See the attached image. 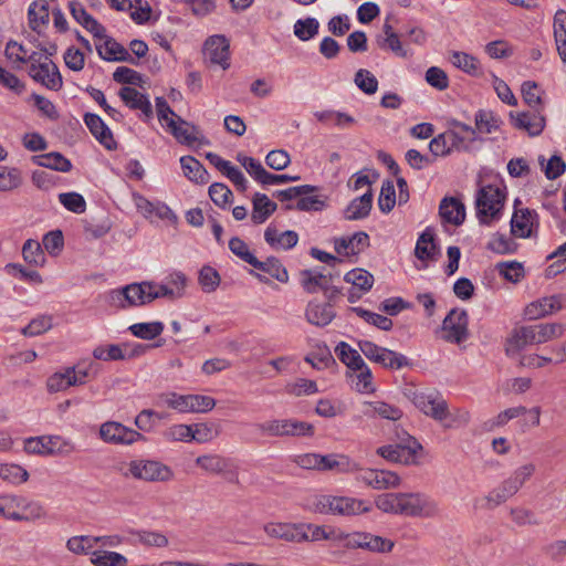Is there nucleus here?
Segmentation results:
<instances>
[{
  "label": "nucleus",
  "mask_w": 566,
  "mask_h": 566,
  "mask_svg": "<svg viewBox=\"0 0 566 566\" xmlns=\"http://www.w3.org/2000/svg\"><path fill=\"white\" fill-rule=\"evenodd\" d=\"M375 505L387 514L418 518H432L439 515L438 503L422 492H391L376 496Z\"/></svg>",
  "instance_id": "nucleus-1"
},
{
  "label": "nucleus",
  "mask_w": 566,
  "mask_h": 566,
  "mask_svg": "<svg viewBox=\"0 0 566 566\" xmlns=\"http://www.w3.org/2000/svg\"><path fill=\"white\" fill-rule=\"evenodd\" d=\"M564 332L565 326L560 323H541L516 327L506 340V354L514 355L527 345H539L559 338Z\"/></svg>",
  "instance_id": "nucleus-2"
},
{
  "label": "nucleus",
  "mask_w": 566,
  "mask_h": 566,
  "mask_svg": "<svg viewBox=\"0 0 566 566\" xmlns=\"http://www.w3.org/2000/svg\"><path fill=\"white\" fill-rule=\"evenodd\" d=\"M310 510L323 515L354 516L370 512L371 506L368 502L355 497L322 494L314 496Z\"/></svg>",
  "instance_id": "nucleus-3"
},
{
  "label": "nucleus",
  "mask_w": 566,
  "mask_h": 566,
  "mask_svg": "<svg viewBox=\"0 0 566 566\" xmlns=\"http://www.w3.org/2000/svg\"><path fill=\"white\" fill-rule=\"evenodd\" d=\"M124 478H134L146 482H168L172 480V470L160 461L136 459L116 468Z\"/></svg>",
  "instance_id": "nucleus-4"
},
{
  "label": "nucleus",
  "mask_w": 566,
  "mask_h": 566,
  "mask_svg": "<svg viewBox=\"0 0 566 566\" xmlns=\"http://www.w3.org/2000/svg\"><path fill=\"white\" fill-rule=\"evenodd\" d=\"M506 193L494 185L481 187L475 197L476 218L481 224H491L502 216Z\"/></svg>",
  "instance_id": "nucleus-5"
},
{
  "label": "nucleus",
  "mask_w": 566,
  "mask_h": 566,
  "mask_svg": "<svg viewBox=\"0 0 566 566\" xmlns=\"http://www.w3.org/2000/svg\"><path fill=\"white\" fill-rule=\"evenodd\" d=\"M535 472L533 463H526L518 467L507 479L497 488L493 489L486 496L491 507H496L515 495L523 484L531 479Z\"/></svg>",
  "instance_id": "nucleus-6"
},
{
  "label": "nucleus",
  "mask_w": 566,
  "mask_h": 566,
  "mask_svg": "<svg viewBox=\"0 0 566 566\" xmlns=\"http://www.w3.org/2000/svg\"><path fill=\"white\" fill-rule=\"evenodd\" d=\"M258 430L269 437H312V423L296 419H271L256 424Z\"/></svg>",
  "instance_id": "nucleus-7"
},
{
  "label": "nucleus",
  "mask_w": 566,
  "mask_h": 566,
  "mask_svg": "<svg viewBox=\"0 0 566 566\" xmlns=\"http://www.w3.org/2000/svg\"><path fill=\"white\" fill-rule=\"evenodd\" d=\"M342 546L345 549H364L370 553H390L395 543L379 535L368 532H344Z\"/></svg>",
  "instance_id": "nucleus-8"
},
{
  "label": "nucleus",
  "mask_w": 566,
  "mask_h": 566,
  "mask_svg": "<svg viewBox=\"0 0 566 566\" xmlns=\"http://www.w3.org/2000/svg\"><path fill=\"white\" fill-rule=\"evenodd\" d=\"M357 345L366 358L385 368L400 369L410 364L405 355L380 347L370 340L361 339L358 340Z\"/></svg>",
  "instance_id": "nucleus-9"
},
{
  "label": "nucleus",
  "mask_w": 566,
  "mask_h": 566,
  "mask_svg": "<svg viewBox=\"0 0 566 566\" xmlns=\"http://www.w3.org/2000/svg\"><path fill=\"white\" fill-rule=\"evenodd\" d=\"M99 438L109 444L130 446L137 441L145 440V437L117 421H106L101 424Z\"/></svg>",
  "instance_id": "nucleus-10"
},
{
  "label": "nucleus",
  "mask_w": 566,
  "mask_h": 566,
  "mask_svg": "<svg viewBox=\"0 0 566 566\" xmlns=\"http://www.w3.org/2000/svg\"><path fill=\"white\" fill-rule=\"evenodd\" d=\"M468 313L465 310L452 308L442 322V338L452 344H460L468 339Z\"/></svg>",
  "instance_id": "nucleus-11"
},
{
  "label": "nucleus",
  "mask_w": 566,
  "mask_h": 566,
  "mask_svg": "<svg viewBox=\"0 0 566 566\" xmlns=\"http://www.w3.org/2000/svg\"><path fill=\"white\" fill-rule=\"evenodd\" d=\"M413 405L437 421L449 418L448 403L437 390L422 389Z\"/></svg>",
  "instance_id": "nucleus-12"
},
{
  "label": "nucleus",
  "mask_w": 566,
  "mask_h": 566,
  "mask_svg": "<svg viewBox=\"0 0 566 566\" xmlns=\"http://www.w3.org/2000/svg\"><path fill=\"white\" fill-rule=\"evenodd\" d=\"M421 444L412 437H408L406 444H388L377 449V454L387 461L401 464H412L416 461V454L421 449Z\"/></svg>",
  "instance_id": "nucleus-13"
},
{
  "label": "nucleus",
  "mask_w": 566,
  "mask_h": 566,
  "mask_svg": "<svg viewBox=\"0 0 566 566\" xmlns=\"http://www.w3.org/2000/svg\"><path fill=\"white\" fill-rule=\"evenodd\" d=\"M356 479L374 490L397 489L401 484V478L389 470L365 469L358 473Z\"/></svg>",
  "instance_id": "nucleus-14"
},
{
  "label": "nucleus",
  "mask_w": 566,
  "mask_h": 566,
  "mask_svg": "<svg viewBox=\"0 0 566 566\" xmlns=\"http://www.w3.org/2000/svg\"><path fill=\"white\" fill-rule=\"evenodd\" d=\"M344 531L331 525L300 523V543L329 541L342 544Z\"/></svg>",
  "instance_id": "nucleus-15"
},
{
  "label": "nucleus",
  "mask_w": 566,
  "mask_h": 566,
  "mask_svg": "<svg viewBox=\"0 0 566 566\" xmlns=\"http://www.w3.org/2000/svg\"><path fill=\"white\" fill-rule=\"evenodd\" d=\"M196 464L210 474H222L230 482L238 481V473L232 460L220 454H203L196 459Z\"/></svg>",
  "instance_id": "nucleus-16"
},
{
  "label": "nucleus",
  "mask_w": 566,
  "mask_h": 566,
  "mask_svg": "<svg viewBox=\"0 0 566 566\" xmlns=\"http://www.w3.org/2000/svg\"><path fill=\"white\" fill-rule=\"evenodd\" d=\"M29 76L36 83L51 91H60L63 86V78L56 64L44 56L43 64H38L34 72H28Z\"/></svg>",
  "instance_id": "nucleus-17"
},
{
  "label": "nucleus",
  "mask_w": 566,
  "mask_h": 566,
  "mask_svg": "<svg viewBox=\"0 0 566 566\" xmlns=\"http://www.w3.org/2000/svg\"><path fill=\"white\" fill-rule=\"evenodd\" d=\"M511 124L514 128L525 130L530 136H538L545 128V116L541 109L510 113Z\"/></svg>",
  "instance_id": "nucleus-18"
},
{
  "label": "nucleus",
  "mask_w": 566,
  "mask_h": 566,
  "mask_svg": "<svg viewBox=\"0 0 566 566\" xmlns=\"http://www.w3.org/2000/svg\"><path fill=\"white\" fill-rule=\"evenodd\" d=\"M203 52L212 64H218L223 70H227L230 66L229 42L224 35H212L207 39Z\"/></svg>",
  "instance_id": "nucleus-19"
},
{
  "label": "nucleus",
  "mask_w": 566,
  "mask_h": 566,
  "mask_svg": "<svg viewBox=\"0 0 566 566\" xmlns=\"http://www.w3.org/2000/svg\"><path fill=\"white\" fill-rule=\"evenodd\" d=\"M15 51H23V45L18 43L17 41L10 40L4 50L6 56L15 64L17 70L22 69V64H29L28 72H34L38 64H43L44 56L43 54L36 51H32L27 55H20L15 53Z\"/></svg>",
  "instance_id": "nucleus-20"
},
{
  "label": "nucleus",
  "mask_w": 566,
  "mask_h": 566,
  "mask_svg": "<svg viewBox=\"0 0 566 566\" xmlns=\"http://www.w3.org/2000/svg\"><path fill=\"white\" fill-rule=\"evenodd\" d=\"M369 247V237L366 232H356L350 237L334 239V249L338 255H357Z\"/></svg>",
  "instance_id": "nucleus-21"
},
{
  "label": "nucleus",
  "mask_w": 566,
  "mask_h": 566,
  "mask_svg": "<svg viewBox=\"0 0 566 566\" xmlns=\"http://www.w3.org/2000/svg\"><path fill=\"white\" fill-rule=\"evenodd\" d=\"M84 123L90 129L91 134L106 148L115 149L117 144L113 137L112 130L104 123L97 114L86 113L84 115Z\"/></svg>",
  "instance_id": "nucleus-22"
},
{
  "label": "nucleus",
  "mask_w": 566,
  "mask_h": 566,
  "mask_svg": "<svg viewBox=\"0 0 566 566\" xmlns=\"http://www.w3.org/2000/svg\"><path fill=\"white\" fill-rule=\"evenodd\" d=\"M563 308V296L559 294L544 296L528 304L525 308V315L530 319H537L551 315Z\"/></svg>",
  "instance_id": "nucleus-23"
},
{
  "label": "nucleus",
  "mask_w": 566,
  "mask_h": 566,
  "mask_svg": "<svg viewBox=\"0 0 566 566\" xmlns=\"http://www.w3.org/2000/svg\"><path fill=\"white\" fill-rule=\"evenodd\" d=\"M186 276L182 273H175L170 275V284H157L151 282L150 300L167 297L169 300L179 298L184 294L186 286Z\"/></svg>",
  "instance_id": "nucleus-24"
},
{
  "label": "nucleus",
  "mask_w": 566,
  "mask_h": 566,
  "mask_svg": "<svg viewBox=\"0 0 566 566\" xmlns=\"http://www.w3.org/2000/svg\"><path fill=\"white\" fill-rule=\"evenodd\" d=\"M96 50L98 55L105 61L127 62L137 65L136 59L129 54L127 49L111 36L106 35L104 43L96 45Z\"/></svg>",
  "instance_id": "nucleus-25"
},
{
  "label": "nucleus",
  "mask_w": 566,
  "mask_h": 566,
  "mask_svg": "<svg viewBox=\"0 0 566 566\" xmlns=\"http://www.w3.org/2000/svg\"><path fill=\"white\" fill-rule=\"evenodd\" d=\"M300 275L302 287L310 294L318 291L327 293L331 290V285L326 281L325 266L302 270Z\"/></svg>",
  "instance_id": "nucleus-26"
},
{
  "label": "nucleus",
  "mask_w": 566,
  "mask_h": 566,
  "mask_svg": "<svg viewBox=\"0 0 566 566\" xmlns=\"http://www.w3.org/2000/svg\"><path fill=\"white\" fill-rule=\"evenodd\" d=\"M439 214L443 222L460 226L465 219V207L461 200L446 197L440 202Z\"/></svg>",
  "instance_id": "nucleus-27"
},
{
  "label": "nucleus",
  "mask_w": 566,
  "mask_h": 566,
  "mask_svg": "<svg viewBox=\"0 0 566 566\" xmlns=\"http://www.w3.org/2000/svg\"><path fill=\"white\" fill-rule=\"evenodd\" d=\"M439 253V248L434 242V233L432 229L427 228L417 240L415 255L421 261H434Z\"/></svg>",
  "instance_id": "nucleus-28"
},
{
  "label": "nucleus",
  "mask_w": 566,
  "mask_h": 566,
  "mask_svg": "<svg viewBox=\"0 0 566 566\" xmlns=\"http://www.w3.org/2000/svg\"><path fill=\"white\" fill-rule=\"evenodd\" d=\"M264 240L274 249L282 248L290 250L297 244L298 234L292 230L279 233L277 229L273 224H270L264 231Z\"/></svg>",
  "instance_id": "nucleus-29"
},
{
  "label": "nucleus",
  "mask_w": 566,
  "mask_h": 566,
  "mask_svg": "<svg viewBox=\"0 0 566 566\" xmlns=\"http://www.w3.org/2000/svg\"><path fill=\"white\" fill-rule=\"evenodd\" d=\"M373 207V191L368 188L363 196L353 199L344 211L346 220H360L369 216Z\"/></svg>",
  "instance_id": "nucleus-30"
},
{
  "label": "nucleus",
  "mask_w": 566,
  "mask_h": 566,
  "mask_svg": "<svg viewBox=\"0 0 566 566\" xmlns=\"http://www.w3.org/2000/svg\"><path fill=\"white\" fill-rule=\"evenodd\" d=\"M251 220L255 224L264 223L277 209V205L265 193L255 192L252 199Z\"/></svg>",
  "instance_id": "nucleus-31"
},
{
  "label": "nucleus",
  "mask_w": 566,
  "mask_h": 566,
  "mask_svg": "<svg viewBox=\"0 0 566 566\" xmlns=\"http://www.w3.org/2000/svg\"><path fill=\"white\" fill-rule=\"evenodd\" d=\"M36 166L49 168L52 170L67 172L72 169V163L61 153L51 151L42 155H35L31 158Z\"/></svg>",
  "instance_id": "nucleus-32"
},
{
  "label": "nucleus",
  "mask_w": 566,
  "mask_h": 566,
  "mask_svg": "<svg viewBox=\"0 0 566 566\" xmlns=\"http://www.w3.org/2000/svg\"><path fill=\"white\" fill-rule=\"evenodd\" d=\"M536 216L530 209L515 211L511 219V233L518 238H528L532 233L533 219Z\"/></svg>",
  "instance_id": "nucleus-33"
},
{
  "label": "nucleus",
  "mask_w": 566,
  "mask_h": 566,
  "mask_svg": "<svg viewBox=\"0 0 566 566\" xmlns=\"http://www.w3.org/2000/svg\"><path fill=\"white\" fill-rule=\"evenodd\" d=\"M264 532L274 538L300 543V523H269Z\"/></svg>",
  "instance_id": "nucleus-34"
},
{
  "label": "nucleus",
  "mask_w": 566,
  "mask_h": 566,
  "mask_svg": "<svg viewBox=\"0 0 566 566\" xmlns=\"http://www.w3.org/2000/svg\"><path fill=\"white\" fill-rule=\"evenodd\" d=\"M251 265L263 273H268L271 277L275 279L281 283L289 282L287 270L284 268L282 262L275 256H269L265 261H260L255 258Z\"/></svg>",
  "instance_id": "nucleus-35"
},
{
  "label": "nucleus",
  "mask_w": 566,
  "mask_h": 566,
  "mask_svg": "<svg viewBox=\"0 0 566 566\" xmlns=\"http://www.w3.org/2000/svg\"><path fill=\"white\" fill-rule=\"evenodd\" d=\"M180 165L185 177L189 180L203 185L209 181V174L203 165L192 156H182Z\"/></svg>",
  "instance_id": "nucleus-36"
},
{
  "label": "nucleus",
  "mask_w": 566,
  "mask_h": 566,
  "mask_svg": "<svg viewBox=\"0 0 566 566\" xmlns=\"http://www.w3.org/2000/svg\"><path fill=\"white\" fill-rule=\"evenodd\" d=\"M305 316L308 323L316 326L328 325L335 316L329 304H317L310 302L306 307Z\"/></svg>",
  "instance_id": "nucleus-37"
},
{
  "label": "nucleus",
  "mask_w": 566,
  "mask_h": 566,
  "mask_svg": "<svg viewBox=\"0 0 566 566\" xmlns=\"http://www.w3.org/2000/svg\"><path fill=\"white\" fill-rule=\"evenodd\" d=\"M28 20L31 30L39 32V29L50 21L49 3L46 0H35L28 9Z\"/></svg>",
  "instance_id": "nucleus-38"
},
{
  "label": "nucleus",
  "mask_w": 566,
  "mask_h": 566,
  "mask_svg": "<svg viewBox=\"0 0 566 566\" xmlns=\"http://www.w3.org/2000/svg\"><path fill=\"white\" fill-rule=\"evenodd\" d=\"M554 38L558 55L566 64V11L558 9L554 15Z\"/></svg>",
  "instance_id": "nucleus-39"
},
{
  "label": "nucleus",
  "mask_w": 566,
  "mask_h": 566,
  "mask_svg": "<svg viewBox=\"0 0 566 566\" xmlns=\"http://www.w3.org/2000/svg\"><path fill=\"white\" fill-rule=\"evenodd\" d=\"M151 282L132 283L126 285V292L129 296L128 305L140 306L151 303L150 300Z\"/></svg>",
  "instance_id": "nucleus-40"
},
{
  "label": "nucleus",
  "mask_w": 566,
  "mask_h": 566,
  "mask_svg": "<svg viewBox=\"0 0 566 566\" xmlns=\"http://www.w3.org/2000/svg\"><path fill=\"white\" fill-rule=\"evenodd\" d=\"M335 353L339 360L345 364L352 371L361 369V367L366 364L358 350L352 348L350 345L345 342H340L335 347Z\"/></svg>",
  "instance_id": "nucleus-41"
},
{
  "label": "nucleus",
  "mask_w": 566,
  "mask_h": 566,
  "mask_svg": "<svg viewBox=\"0 0 566 566\" xmlns=\"http://www.w3.org/2000/svg\"><path fill=\"white\" fill-rule=\"evenodd\" d=\"M54 436L31 437L24 440V450L30 454L53 455Z\"/></svg>",
  "instance_id": "nucleus-42"
},
{
  "label": "nucleus",
  "mask_w": 566,
  "mask_h": 566,
  "mask_svg": "<svg viewBox=\"0 0 566 566\" xmlns=\"http://www.w3.org/2000/svg\"><path fill=\"white\" fill-rule=\"evenodd\" d=\"M130 534L135 542L146 547L163 548L169 544L167 536L157 531L138 530L132 531Z\"/></svg>",
  "instance_id": "nucleus-43"
},
{
  "label": "nucleus",
  "mask_w": 566,
  "mask_h": 566,
  "mask_svg": "<svg viewBox=\"0 0 566 566\" xmlns=\"http://www.w3.org/2000/svg\"><path fill=\"white\" fill-rule=\"evenodd\" d=\"M347 377L350 380L352 387L358 392L368 394L375 390L373 385V374L366 364L361 369L348 373Z\"/></svg>",
  "instance_id": "nucleus-44"
},
{
  "label": "nucleus",
  "mask_w": 566,
  "mask_h": 566,
  "mask_svg": "<svg viewBox=\"0 0 566 566\" xmlns=\"http://www.w3.org/2000/svg\"><path fill=\"white\" fill-rule=\"evenodd\" d=\"M91 563L94 566H125L127 558L116 552L96 549L92 552Z\"/></svg>",
  "instance_id": "nucleus-45"
},
{
  "label": "nucleus",
  "mask_w": 566,
  "mask_h": 566,
  "mask_svg": "<svg viewBox=\"0 0 566 566\" xmlns=\"http://www.w3.org/2000/svg\"><path fill=\"white\" fill-rule=\"evenodd\" d=\"M319 22L317 19L308 17L298 19L293 27L295 36L301 41H310L317 35Z\"/></svg>",
  "instance_id": "nucleus-46"
},
{
  "label": "nucleus",
  "mask_w": 566,
  "mask_h": 566,
  "mask_svg": "<svg viewBox=\"0 0 566 566\" xmlns=\"http://www.w3.org/2000/svg\"><path fill=\"white\" fill-rule=\"evenodd\" d=\"M347 283H352L354 287H357L360 292H368L374 284V276L371 273L364 269H353L347 272L344 276Z\"/></svg>",
  "instance_id": "nucleus-47"
},
{
  "label": "nucleus",
  "mask_w": 566,
  "mask_h": 566,
  "mask_svg": "<svg viewBox=\"0 0 566 566\" xmlns=\"http://www.w3.org/2000/svg\"><path fill=\"white\" fill-rule=\"evenodd\" d=\"M450 61L455 67L470 75H476L480 71L479 60L471 54L454 51L451 54Z\"/></svg>",
  "instance_id": "nucleus-48"
},
{
  "label": "nucleus",
  "mask_w": 566,
  "mask_h": 566,
  "mask_svg": "<svg viewBox=\"0 0 566 566\" xmlns=\"http://www.w3.org/2000/svg\"><path fill=\"white\" fill-rule=\"evenodd\" d=\"M128 329L138 338L151 340L163 333L164 324L161 322L136 323Z\"/></svg>",
  "instance_id": "nucleus-49"
},
{
  "label": "nucleus",
  "mask_w": 566,
  "mask_h": 566,
  "mask_svg": "<svg viewBox=\"0 0 566 566\" xmlns=\"http://www.w3.org/2000/svg\"><path fill=\"white\" fill-rule=\"evenodd\" d=\"M308 195L310 193L301 196L295 206L286 205L285 209H296L300 211H321L325 207L326 197Z\"/></svg>",
  "instance_id": "nucleus-50"
},
{
  "label": "nucleus",
  "mask_w": 566,
  "mask_h": 566,
  "mask_svg": "<svg viewBox=\"0 0 566 566\" xmlns=\"http://www.w3.org/2000/svg\"><path fill=\"white\" fill-rule=\"evenodd\" d=\"M22 184V176L19 169L0 166V191L17 189Z\"/></svg>",
  "instance_id": "nucleus-51"
},
{
  "label": "nucleus",
  "mask_w": 566,
  "mask_h": 566,
  "mask_svg": "<svg viewBox=\"0 0 566 566\" xmlns=\"http://www.w3.org/2000/svg\"><path fill=\"white\" fill-rule=\"evenodd\" d=\"M353 312H355L359 317H361L365 322L370 325L376 326L381 331H390L392 328V321L387 316H384L378 313L370 312L363 307H353Z\"/></svg>",
  "instance_id": "nucleus-52"
},
{
  "label": "nucleus",
  "mask_w": 566,
  "mask_h": 566,
  "mask_svg": "<svg viewBox=\"0 0 566 566\" xmlns=\"http://www.w3.org/2000/svg\"><path fill=\"white\" fill-rule=\"evenodd\" d=\"M354 82L367 95H373L378 90V80L370 71L365 69H359L355 73Z\"/></svg>",
  "instance_id": "nucleus-53"
},
{
  "label": "nucleus",
  "mask_w": 566,
  "mask_h": 566,
  "mask_svg": "<svg viewBox=\"0 0 566 566\" xmlns=\"http://www.w3.org/2000/svg\"><path fill=\"white\" fill-rule=\"evenodd\" d=\"M500 119L490 111L480 109L475 114V129L481 134H491L499 128Z\"/></svg>",
  "instance_id": "nucleus-54"
},
{
  "label": "nucleus",
  "mask_w": 566,
  "mask_h": 566,
  "mask_svg": "<svg viewBox=\"0 0 566 566\" xmlns=\"http://www.w3.org/2000/svg\"><path fill=\"white\" fill-rule=\"evenodd\" d=\"M96 539H93V536L88 535H81V536H73L70 537L66 542V548L72 552L73 554L77 555H87L94 552V542Z\"/></svg>",
  "instance_id": "nucleus-55"
},
{
  "label": "nucleus",
  "mask_w": 566,
  "mask_h": 566,
  "mask_svg": "<svg viewBox=\"0 0 566 566\" xmlns=\"http://www.w3.org/2000/svg\"><path fill=\"white\" fill-rule=\"evenodd\" d=\"M350 467V461L345 455L337 454H318V470H338V471H348Z\"/></svg>",
  "instance_id": "nucleus-56"
},
{
  "label": "nucleus",
  "mask_w": 566,
  "mask_h": 566,
  "mask_svg": "<svg viewBox=\"0 0 566 566\" xmlns=\"http://www.w3.org/2000/svg\"><path fill=\"white\" fill-rule=\"evenodd\" d=\"M488 249L497 254H510L515 252L516 243L506 234L495 233L489 241Z\"/></svg>",
  "instance_id": "nucleus-57"
},
{
  "label": "nucleus",
  "mask_w": 566,
  "mask_h": 566,
  "mask_svg": "<svg viewBox=\"0 0 566 566\" xmlns=\"http://www.w3.org/2000/svg\"><path fill=\"white\" fill-rule=\"evenodd\" d=\"M396 203V190L394 182L391 180H385L382 182L379 198H378V207L381 212L389 213Z\"/></svg>",
  "instance_id": "nucleus-58"
},
{
  "label": "nucleus",
  "mask_w": 566,
  "mask_h": 566,
  "mask_svg": "<svg viewBox=\"0 0 566 566\" xmlns=\"http://www.w3.org/2000/svg\"><path fill=\"white\" fill-rule=\"evenodd\" d=\"M29 478V473L25 469L18 464H1L0 465V479L8 481L13 484L24 483Z\"/></svg>",
  "instance_id": "nucleus-59"
},
{
  "label": "nucleus",
  "mask_w": 566,
  "mask_h": 566,
  "mask_svg": "<svg viewBox=\"0 0 566 566\" xmlns=\"http://www.w3.org/2000/svg\"><path fill=\"white\" fill-rule=\"evenodd\" d=\"M52 328V316L41 315L33 318L21 333L24 336L33 337L39 336Z\"/></svg>",
  "instance_id": "nucleus-60"
},
{
  "label": "nucleus",
  "mask_w": 566,
  "mask_h": 566,
  "mask_svg": "<svg viewBox=\"0 0 566 566\" xmlns=\"http://www.w3.org/2000/svg\"><path fill=\"white\" fill-rule=\"evenodd\" d=\"M499 273L507 281L517 283L524 277V268L516 261L500 262L496 265Z\"/></svg>",
  "instance_id": "nucleus-61"
},
{
  "label": "nucleus",
  "mask_w": 566,
  "mask_h": 566,
  "mask_svg": "<svg viewBox=\"0 0 566 566\" xmlns=\"http://www.w3.org/2000/svg\"><path fill=\"white\" fill-rule=\"evenodd\" d=\"M61 205L71 212L83 213L86 210L84 197L77 192H64L59 195Z\"/></svg>",
  "instance_id": "nucleus-62"
},
{
  "label": "nucleus",
  "mask_w": 566,
  "mask_h": 566,
  "mask_svg": "<svg viewBox=\"0 0 566 566\" xmlns=\"http://www.w3.org/2000/svg\"><path fill=\"white\" fill-rule=\"evenodd\" d=\"M209 197L214 205L226 208L232 199V191L229 187L221 182H214L209 187Z\"/></svg>",
  "instance_id": "nucleus-63"
},
{
  "label": "nucleus",
  "mask_w": 566,
  "mask_h": 566,
  "mask_svg": "<svg viewBox=\"0 0 566 566\" xmlns=\"http://www.w3.org/2000/svg\"><path fill=\"white\" fill-rule=\"evenodd\" d=\"M549 260L557 259L546 269V276L553 277L566 271V242L557 248L548 255Z\"/></svg>",
  "instance_id": "nucleus-64"
}]
</instances>
